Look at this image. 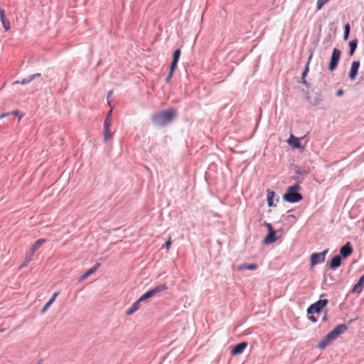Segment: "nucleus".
<instances>
[{
    "label": "nucleus",
    "mask_w": 364,
    "mask_h": 364,
    "mask_svg": "<svg viewBox=\"0 0 364 364\" xmlns=\"http://www.w3.org/2000/svg\"><path fill=\"white\" fill-rule=\"evenodd\" d=\"M177 115V111L174 108L154 112L151 117V122L158 127H164L171 123Z\"/></svg>",
    "instance_id": "1"
},
{
    "label": "nucleus",
    "mask_w": 364,
    "mask_h": 364,
    "mask_svg": "<svg viewBox=\"0 0 364 364\" xmlns=\"http://www.w3.org/2000/svg\"><path fill=\"white\" fill-rule=\"evenodd\" d=\"M247 342L242 341L235 345L231 349V355L232 356L238 355L242 354L245 349L247 347Z\"/></svg>",
    "instance_id": "9"
},
{
    "label": "nucleus",
    "mask_w": 364,
    "mask_h": 364,
    "mask_svg": "<svg viewBox=\"0 0 364 364\" xmlns=\"http://www.w3.org/2000/svg\"><path fill=\"white\" fill-rule=\"evenodd\" d=\"M258 266L256 263H252V264H247V263H244V264H242L239 266L238 269L239 270H244V269H247V270H256L257 269Z\"/></svg>",
    "instance_id": "21"
},
{
    "label": "nucleus",
    "mask_w": 364,
    "mask_h": 364,
    "mask_svg": "<svg viewBox=\"0 0 364 364\" xmlns=\"http://www.w3.org/2000/svg\"><path fill=\"white\" fill-rule=\"evenodd\" d=\"M301 186L295 183L289 186L286 193L283 195V200L287 203H296L303 200V196L299 193Z\"/></svg>",
    "instance_id": "3"
},
{
    "label": "nucleus",
    "mask_w": 364,
    "mask_h": 364,
    "mask_svg": "<svg viewBox=\"0 0 364 364\" xmlns=\"http://www.w3.org/2000/svg\"><path fill=\"white\" fill-rule=\"evenodd\" d=\"M328 250L326 249L321 252H314L310 257V265L314 267L318 264L323 263L325 261L326 255Z\"/></svg>",
    "instance_id": "6"
},
{
    "label": "nucleus",
    "mask_w": 364,
    "mask_h": 364,
    "mask_svg": "<svg viewBox=\"0 0 364 364\" xmlns=\"http://www.w3.org/2000/svg\"><path fill=\"white\" fill-rule=\"evenodd\" d=\"M328 321V311L326 309L323 311V316L322 317L323 322H327Z\"/></svg>",
    "instance_id": "35"
},
{
    "label": "nucleus",
    "mask_w": 364,
    "mask_h": 364,
    "mask_svg": "<svg viewBox=\"0 0 364 364\" xmlns=\"http://www.w3.org/2000/svg\"><path fill=\"white\" fill-rule=\"evenodd\" d=\"M4 331V328H0V332H3Z\"/></svg>",
    "instance_id": "53"
},
{
    "label": "nucleus",
    "mask_w": 364,
    "mask_h": 364,
    "mask_svg": "<svg viewBox=\"0 0 364 364\" xmlns=\"http://www.w3.org/2000/svg\"><path fill=\"white\" fill-rule=\"evenodd\" d=\"M323 101V96L321 93L318 92L316 94L315 98L313 102H311V105L314 106H318L321 105Z\"/></svg>",
    "instance_id": "22"
},
{
    "label": "nucleus",
    "mask_w": 364,
    "mask_h": 364,
    "mask_svg": "<svg viewBox=\"0 0 364 364\" xmlns=\"http://www.w3.org/2000/svg\"><path fill=\"white\" fill-rule=\"evenodd\" d=\"M168 289V287L166 283L159 284V285L155 287L154 288H153V289L156 295L163 291L167 290Z\"/></svg>",
    "instance_id": "24"
},
{
    "label": "nucleus",
    "mask_w": 364,
    "mask_h": 364,
    "mask_svg": "<svg viewBox=\"0 0 364 364\" xmlns=\"http://www.w3.org/2000/svg\"><path fill=\"white\" fill-rule=\"evenodd\" d=\"M355 50H351L349 48V51H348L349 56H353L355 53Z\"/></svg>",
    "instance_id": "47"
},
{
    "label": "nucleus",
    "mask_w": 364,
    "mask_h": 364,
    "mask_svg": "<svg viewBox=\"0 0 364 364\" xmlns=\"http://www.w3.org/2000/svg\"><path fill=\"white\" fill-rule=\"evenodd\" d=\"M47 241L45 238H40L38 240H36L33 245L31 246V249L29 250L28 252L30 257H33L36 252Z\"/></svg>",
    "instance_id": "12"
},
{
    "label": "nucleus",
    "mask_w": 364,
    "mask_h": 364,
    "mask_svg": "<svg viewBox=\"0 0 364 364\" xmlns=\"http://www.w3.org/2000/svg\"><path fill=\"white\" fill-rule=\"evenodd\" d=\"M355 321V319H350L348 321V324H350L352 323L353 321Z\"/></svg>",
    "instance_id": "51"
},
{
    "label": "nucleus",
    "mask_w": 364,
    "mask_h": 364,
    "mask_svg": "<svg viewBox=\"0 0 364 364\" xmlns=\"http://www.w3.org/2000/svg\"><path fill=\"white\" fill-rule=\"evenodd\" d=\"M181 54V50L180 48H177L173 51V55H172V60L173 61H177L178 63L180 56Z\"/></svg>",
    "instance_id": "25"
},
{
    "label": "nucleus",
    "mask_w": 364,
    "mask_h": 364,
    "mask_svg": "<svg viewBox=\"0 0 364 364\" xmlns=\"http://www.w3.org/2000/svg\"><path fill=\"white\" fill-rule=\"evenodd\" d=\"M348 329L346 323L337 325L332 331L326 335L318 343L317 348L324 349L331 342L335 341L340 335L343 333Z\"/></svg>",
    "instance_id": "2"
},
{
    "label": "nucleus",
    "mask_w": 364,
    "mask_h": 364,
    "mask_svg": "<svg viewBox=\"0 0 364 364\" xmlns=\"http://www.w3.org/2000/svg\"><path fill=\"white\" fill-rule=\"evenodd\" d=\"M59 292H55L51 298L46 302L43 309L41 310V314H44L48 309L51 306V304L55 301L56 297L58 296Z\"/></svg>",
    "instance_id": "18"
},
{
    "label": "nucleus",
    "mask_w": 364,
    "mask_h": 364,
    "mask_svg": "<svg viewBox=\"0 0 364 364\" xmlns=\"http://www.w3.org/2000/svg\"><path fill=\"white\" fill-rule=\"evenodd\" d=\"M342 259L341 256L338 255L333 256L328 262L329 269L336 270L337 268L340 267L342 264Z\"/></svg>",
    "instance_id": "11"
},
{
    "label": "nucleus",
    "mask_w": 364,
    "mask_h": 364,
    "mask_svg": "<svg viewBox=\"0 0 364 364\" xmlns=\"http://www.w3.org/2000/svg\"><path fill=\"white\" fill-rule=\"evenodd\" d=\"M360 65V63L359 60H354L352 62L350 71L348 73V77L350 80H355L358 73Z\"/></svg>",
    "instance_id": "10"
},
{
    "label": "nucleus",
    "mask_w": 364,
    "mask_h": 364,
    "mask_svg": "<svg viewBox=\"0 0 364 364\" xmlns=\"http://www.w3.org/2000/svg\"><path fill=\"white\" fill-rule=\"evenodd\" d=\"M31 257L29 255V253L27 254L24 262L20 266V268H23L24 267H26L28 262L31 260Z\"/></svg>",
    "instance_id": "30"
},
{
    "label": "nucleus",
    "mask_w": 364,
    "mask_h": 364,
    "mask_svg": "<svg viewBox=\"0 0 364 364\" xmlns=\"http://www.w3.org/2000/svg\"><path fill=\"white\" fill-rule=\"evenodd\" d=\"M328 39L330 40V39L331 38V36L329 34V35L328 36Z\"/></svg>",
    "instance_id": "52"
},
{
    "label": "nucleus",
    "mask_w": 364,
    "mask_h": 364,
    "mask_svg": "<svg viewBox=\"0 0 364 364\" xmlns=\"http://www.w3.org/2000/svg\"><path fill=\"white\" fill-rule=\"evenodd\" d=\"M341 51L338 48H334L333 49L330 58V62L328 65V69L329 71L333 72L337 68L341 58Z\"/></svg>",
    "instance_id": "5"
},
{
    "label": "nucleus",
    "mask_w": 364,
    "mask_h": 364,
    "mask_svg": "<svg viewBox=\"0 0 364 364\" xmlns=\"http://www.w3.org/2000/svg\"><path fill=\"white\" fill-rule=\"evenodd\" d=\"M171 237L168 238V240L163 245L162 248L166 249V250H168L171 245Z\"/></svg>",
    "instance_id": "31"
},
{
    "label": "nucleus",
    "mask_w": 364,
    "mask_h": 364,
    "mask_svg": "<svg viewBox=\"0 0 364 364\" xmlns=\"http://www.w3.org/2000/svg\"><path fill=\"white\" fill-rule=\"evenodd\" d=\"M350 32L344 31L343 33V40L347 41L349 38Z\"/></svg>",
    "instance_id": "40"
},
{
    "label": "nucleus",
    "mask_w": 364,
    "mask_h": 364,
    "mask_svg": "<svg viewBox=\"0 0 364 364\" xmlns=\"http://www.w3.org/2000/svg\"><path fill=\"white\" fill-rule=\"evenodd\" d=\"M312 56H313V52L311 51L310 53V55L309 56V59H308V61L306 64V66H305V68L304 70H303L302 73H301V78H306L309 71V63H310V61L312 58Z\"/></svg>",
    "instance_id": "23"
},
{
    "label": "nucleus",
    "mask_w": 364,
    "mask_h": 364,
    "mask_svg": "<svg viewBox=\"0 0 364 364\" xmlns=\"http://www.w3.org/2000/svg\"><path fill=\"white\" fill-rule=\"evenodd\" d=\"M364 287V274L359 278L358 282L353 286L352 292L360 294Z\"/></svg>",
    "instance_id": "14"
},
{
    "label": "nucleus",
    "mask_w": 364,
    "mask_h": 364,
    "mask_svg": "<svg viewBox=\"0 0 364 364\" xmlns=\"http://www.w3.org/2000/svg\"><path fill=\"white\" fill-rule=\"evenodd\" d=\"M141 303V302L139 301V299L133 303L130 309L128 311H127L126 315L131 316L134 314L139 309Z\"/></svg>",
    "instance_id": "19"
},
{
    "label": "nucleus",
    "mask_w": 364,
    "mask_h": 364,
    "mask_svg": "<svg viewBox=\"0 0 364 364\" xmlns=\"http://www.w3.org/2000/svg\"><path fill=\"white\" fill-rule=\"evenodd\" d=\"M288 143L292 146L293 149H304L301 146L300 139L293 135H291L288 140Z\"/></svg>",
    "instance_id": "16"
},
{
    "label": "nucleus",
    "mask_w": 364,
    "mask_h": 364,
    "mask_svg": "<svg viewBox=\"0 0 364 364\" xmlns=\"http://www.w3.org/2000/svg\"><path fill=\"white\" fill-rule=\"evenodd\" d=\"M291 179L294 181H296L297 183H302L303 180H304V178L303 177H301L300 176H294L291 177Z\"/></svg>",
    "instance_id": "32"
},
{
    "label": "nucleus",
    "mask_w": 364,
    "mask_h": 364,
    "mask_svg": "<svg viewBox=\"0 0 364 364\" xmlns=\"http://www.w3.org/2000/svg\"><path fill=\"white\" fill-rule=\"evenodd\" d=\"M358 44V41L357 38L353 39L349 42V48L351 50H356Z\"/></svg>",
    "instance_id": "26"
},
{
    "label": "nucleus",
    "mask_w": 364,
    "mask_h": 364,
    "mask_svg": "<svg viewBox=\"0 0 364 364\" xmlns=\"http://www.w3.org/2000/svg\"><path fill=\"white\" fill-rule=\"evenodd\" d=\"M307 316H308V319L309 321H311L312 323H316L318 321L317 318L315 316H314V314H309V315H307Z\"/></svg>",
    "instance_id": "36"
},
{
    "label": "nucleus",
    "mask_w": 364,
    "mask_h": 364,
    "mask_svg": "<svg viewBox=\"0 0 364 364\" xmlns=\"http://www.w3.org/2000/svg\"><path fill=\"white\" fill-rule=\"evenodd\" d=\"M344 93V91L342 90V89H339L337 92H336V96L338 97H341Z\"/></svg>",
    "instance_id": "44"
},
{
    "label": "nucleus",
    "mask_w": 364,
    "mask_h": 364,
    "mask_svg": "<svg viewBox=\"0 0 364 364\" xmlns=\"http://www.w3.org/2000/svg\"><path fill=\"white\" fill-rule=\"evenodd\" d=\"M278 232H281V234H282V230L279 229L278 230H269V232H268L267 234L266 235V236L264 237V238L263 240V243L265 245H270V244L274 243L279 237V236H277V234Z\"/></svg>",
    "instance_id": "7"
},
{
    "label": "nucleus",
    "mask_w": 364,
    "mask_h": 364,
    "mask_svg": "<svg viewBox=\"0 0 364 364\" xmlns=\"http://www.w3.org/2000/svg\"><path fill=\"white\" fill-rule=\"evenodd\" d=\"M112 122L104 121V141H107L111 139L113 136V133L110 131Z\"/></svg>",
    "instance_id": "13"
},
{
    "label": "nucleus",
    "mask_w": 364,
    "mask_h": 364,
    "mask_svg": "<svg viewBox=\"0 0 364 364\" xmlns=\"http://www.w3.org/2000/svg\"><path fill=\"white\" fill-rule=\"evenodd\" d=\"M0 19L5 31H9L11 28L10 21L6 18L4 10H1Z\"/></svg>",
    "instance_id": "17"
},
{
    "label": "nucleus",
    "mask_w": 364,
    "mask_h": 364,
    "mask_svg": "<svg viewBox=\"0 0 364 364\" xmlns=\"http://www.w3.org/2000/svg\"><path fill=\"white\" fill-rule=\"evenodd\" d=\"M353 252L352 245L350 242H347L343 245L339 250V256H341L343 259H346L350 256Z\"/></svg>",
    "instance_id": "8"
},
{
    "label": "nucleus",
    "mask_w": 364,
    "mask_h": 364,
    "mask_svg": "<svg viewBox=\"0 0 364 364\" xmlns=\"http://www.w3.org/2000/svg\"><path fill=\"white\" fill-rule=\"evenodd\" d=\"M33 80L31 78V75H29L28 77H26V78H23V80H21V81L18 80V81H16L14 82V84H21V85H26L27 83H29L32 81Z\"/></svg>",
    "instance_id": "27"
},
{
    "label": "nucleus",
    "mask_w": 364,
    "mask_h": 364,
    "mask_svg": "<svg viewBox=\"0 0 364 364\" xmlns=\"http://www.w3.org/2000/svg\"><path fill=\"white\" fill-rule=\"evenodd\" d=\"M308 171H306L305 169H300L299 173H297L296 174L299 175V176H305L306 174H308Z\"/></svg>",
    "instance_id": "38"
},
{
    "label": "nucleus",
    "mask_w": 364,
    "mask_h": 364,
    "mask_svg": "<svg viewBox=\"0 0 364 364\" xmlns=\"http://www.w3.org/2000/svg\"><path fill=\"white\" fill-rule=\"evenodd\" d=\"M150 298H151V293H149V291H146L145 294L141 295L139 298V301L143 302V301H146L147 299H149Z\"/></svg>",
    "instance_id": "28"
},
{
    "label": "nucleus",
    "mask_w": 364,
    "mask_h": 364,
    "mask_svg": "<svg viewBox=\"0 0 364 364\" xmlns=\"http://www.w3.org/2000/svg\"><path fill=\"white\" fill-rule=\"evenodd\" d=\"M178 62L177 61H171L169 68V72L174 73L177 68Z\"/></svg>",
    "instance_id": "29"
},
{
    "label": "nucleus",
    "mask_w": 364,
    "mask_h": 364,
    "mask_svg": "<svg viewBox=\"0 0 364 364\" xmlns=\"http://www.w3.org/2000/svg\"><path fill=\"white\" fill-rule=\"evenodd\" d=\"M100 262H97L95 263V264L92 267L90 268V269H88L87 271H86L80 277V281H82L85 279H87L88 277H90L91 274H92L93 273H95L97 269L100 267Z\"/></svg>",
    "instance_id": "15"
},
{
    "label": "nucleus",
    "mask_w": 364,
    "mask_h": 364,
    "mask_svg": "<svg viewBox=\"0 0 364 364\" xmlns=\"http://www.w3.org/2000/svg\"><path fill=\"white\" fill-rule=\"evenodd\" d=\"M9 114H10V113H9V112H8V113L2 114L0 116V118H3V117H6V116H8Z\"/></svg>",
    "instance_id": "50"
},
{
    "label": "nucleus",
    "mask_w": 364,
    "mask_h": 364,
    "mask_svg": "<svg viewBox=\"0 0 364 364\" xmlns=\"http://www.w3.org/2000/svg\"><path fill=\"white\" fill-rule=\"evenodd\" d=\"M41 75V74L38 73L36 74L31 75V78L33 80L36 77H40Z\"/></svg>",
    "instance_id": "46"
},
{
    "label": "nucleus",
    "mask_w": 364,
    "mask_h": 364,
    "mask_svg": "<svg viewBox=\"0 0 364 364\" xmlns=\"http://www.w3.org/2000/svg\"><path fill=\"white\" fill-rule=\"evenodd\" d=\"M110 107H111V109L107 113V117H106V118L105 119V121H108L109 122H112V106Z\"/></svg>",
    "instance_id": "33"
},
{
    "label": "nucleus",
    "mask_w": 364,
    "mask_h": 364,
    "mask_svg": "<svg viewBox=\"0 0 364 364\" xmlns=\"http://www.w3.org/2000/svg\"><path fill=\"white\" fill-rule=\"evenodd\" d=\"M276 193L273 191L267 190V204L269 207H275L276 205L274 204L273 199L275 197Z\"/></svg>",
    "instance_id": "20"
},
{
    "label": "nucleus",
    "mask_w": 364,
    "mask_h": 364,
    "mask_svg": "<svg viewBox=\"0 0 364 364\" xmlns=\"http://www.w3.org/2000/svg\"><path fill=\"white\" fill-rule=\"evenodd\" d=\"M112 95H113V90H111L108 92L107 95V104L109 107H111V102H110L109 99L112 96Z\"/></svg>",
    "instance_id": "34"
},
{
    "label": "nucleus",
    "mask_w": 364,
    "mask_h": 364,
    "mask_svg": "<svg viewBox=\"0 0 364 364\" xmlns=\"http://www.w3.org/2000/svg\"><path fill=\"white\" fill-rule=\"evenodd\" d=\"M288 217H290V218H294V215H289Z\"/></svg>",
    "instance_id": "54"
},
{
    "label": "nucleus",
    "mask_w": 364,
    "mask_h": 364,
    "mask_svg": "<svg viewBox=\"0 0 364 364\" xmlns=\"http://www.w3.org/2000/svg\"><path fill=\"white\" fill-rule=\"evenodd\" d=\"M323 294H321V298ZM328 300L327 299H320L316 302L311 304L306 310L307 315L320 314L325 310V307L328 305Z\"/></svg>",
    "instance_id": "4"
},
{
    "label": "nucleus",
    "mask_w": 364,
    "mask_h": 364,
    "mask_svg": "<svg viewBox=\"0 0 364 364\" xmlns=\"http://www.w3.org/2000/svg\"><path fill=\"white\" fill-rule=\"evenodd\" d=\"M344 31H348V32H350V26L349 23H346L345 26H344Z\"/></svg>",
    "instance_id": "43"
},
{
    "label": "nucleus",
    "mask_w": 364,
    "mask_h": 364,
    "mask_svg": "<svg viewBox=\"0 0 364 364\" xmlns=\"http://www.w3.org/2000/svg\"><path fill=\"white\" fill-rule=\"evenodd\" d=\"M11 114L13 115H15V116H19L20 117V119L21 118V115H20V112L19 110L18 109H16V110H14L11 112Z\"/></svg>",
    "instance_id": "41"
},
{
    "label": "nucleus",
    "mask_w": 364,
    "mask_h": 364,
    "mask_svg": "<svg viewBox=\"0 0 364 364\" xmlns=\"http://www.w3.org/2000/svg\"><path fill=\"white\" fill-rule=\"evenodd\" d=\"M173 73H171V72L168 73L167 77L165 79V82L166 83H169L170 82V81H171V78H172V77L173 75Z\"/></svg>",
    "instance_id": "37"
},
{
    "label": "nucleus",
    "mask_w": 364,
    "mask_h": 364,
    "mask_svg": "<svg viewBox=\"0 0 364 364\" xmlns=\"http://www.w3.org/2000/svg\"><path fill=\"white\" fill-rule=\"evenodd\" d=\"M43 359L40 358L37 360V362L35 364H43Z\"/></svg>",
    "instance_id": "49"
},
{
    "label": "nucleus",
    "mask_w": 364,
    "mask_h": 364,
    "mask_svg": "<svg viewBox=\"0 0 364 364\" xmlns=\"http://www.w3.org/2000/svg\"><path fill=\"white\" fill-rule=\"evenodd\" d=\"M292 167L294 170V172L296 173H299V170L301 169V167L298 165H296V164H292Z\"/></svg>",
    "instance_id": "39"
},
{
    "label": "nucleus",
    "mask_w": 364,
    "mask_h": 364,
    "mask_svg": "<svg viewBox=\"0 0 364 364\" xmlns=\"http://www.w3.org/2000/svg\"><path fill=\"white\" fill-rule=\"evenodd\" d=\"M265 226L267 227L268 232H269V230H274L273 226L270 223H265Z\"/></svg>",
    "instance_id": "42"
},
{
    "label": "nucleus",
    "mask_w": 364,
    "mask_h": 364,
    "mask_svg": "<svg viewBox=\"0 0 364 364\" xmlns=\"http://www.w3.org/2000/svg\"><path fill=\"white\" fill-rule=\"evenodd\" d=\"M148 291H149V293H151V297H153V296H156V293L154 292V289H151L149 290Z\"/></svg>",
    "instance_id": "48"
},
{
    "label": "nucleus",
    "mask_w": 364,
    "mask_h": 364,
    "mask_svg": "<svg viewBox=\"0 0 364 364\" xmlns=\"http://www.w3.org/2000/svg\"><path fill=\"white\" fill-rule=\"evenodd\" d=\"M301 83H302L304 85L309 87V82L306 81V78H301Z\"/></svg>",
    "instance_id": "45"
}]
</instances>
